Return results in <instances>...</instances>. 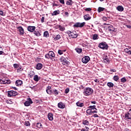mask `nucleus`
Segmentation results:
<instances>
[{
    "instance_id": "nucleus-1",
    "label": "nucleus",
    "mask_w": 131,
    "mask_h": 131,
    "mask_svg": "<svg viewBox=\"0 0 131 131\" xmlns=\"http://www.w3.org/2000/svg\"><path fill=\"white\" fill-rule=\"evenodd\" d=\"M45 58L47 59H51L53 61L55 60V53L53 51H49V53L45 55Z\"/></svg>"
},
{
    "instance_id": "nucleus-2",
    "label": "nucleus",
    "mask_w": 131,
    "mask_h": 131,
    "mask_svg": "<svg viewBox=\"0 0 131 131\" xmlns=\"http://www.w3.org/2000/svg\"><path fill=\"white\" fill-rule=\"evenodd\" d=\"M93 92L94 90L93 89L90 87H87L84 89L83 94L84 96H90V95H92V94H93Z\"/></svg>"
},
{
    "instance_id": "nucleus-3",
    "label": "nucleus",
    "mask_w": 131,
    "mask_h": 131,
    "mask_svg": "<svg viewBox=\"0 0 131 131\" xmlns=\"http://www.w3.org/2000/svg\"><path fill=\"white\" fill-rule=\"evenodd\" d=\"M98 47L102 50H108V45L106 42H102L98 45Z\"/></svg>"
},
{
    "instance_id": "nucleus-4",
    "label": "nucleus",
    "mask_w": 131,
    "mask_h": 131,
    "mask_svg": "<svg viewBox=\"0 0 131 131\" xmlns=\"http://www.w3.org/2000/svg\"><path fill=\"white\" fill-rule=\"evenodd\" d=\"M60 61L62 62L63 65H69L70 64V62L68 61V58H66L63 56L60 58Z\"/></svg>"
},
{
    "instance_id": "nucleus-5",
    "label": "nucleus",
    "mask_w": 131,
    "mask_h": 131,
    "mask_svg": "<svg viewBox=\"0 0 131 131\" xmlns=\"http://www.w3.org/2000/svg\"><path fill=\"white\" fill-rule=\"evenodd\" d=\"M18 95V92L11 90L8 91V96L9 97H15Z\"/></svg>"
},
{
    "instance_id": "nucleus-6",
    "label": "nucleus",
    "mask_w": 131,
    "mask_h": 131,
    "mask_svg": "<svg viewBox=\"0 0 131 131\" xmlns=\"http://www.w3.org/2000/svg\"><path fill=\"white\" fill-rule=\"evenodd\" d=\"M124 118L125 120H131V108L124 114Z\"/></svg>"
},
{
    "instance_id": "nucleus-7",
    "label": "nucleus",
    "mask_w": 131,
    "mask_h": 131,
    "mask_svg": "<svg viewBox=\"0 0 131 131\" xmlns=\"http://www.w3.org/2000/svg\"><path fill=\"white\" fill-rule=\"evenodd\" d=\"M85 25V22L83 23H75L73 27H80V28H81L83 27V26Z\"/></svg>"
},
{
    "instance_id": "nucleus-8",
    "label": "nucleus",
    "mask_w": 131,
    "mask_h": 131,
    "mask_svg": "<svg viewBox=\"0 0 131 131\" xmlns=\"http://www.w3.org/2000/svg\"><path fill=\"white\" fill-rule=\"evenodd\" d=\"M32 103H33V101H32L31 98H29L28 100L24 103V105L26 107H28L29 106H30Z\"/></svg>"
},
{
    "instance_id": "nucleus-9",
    "label": "nucleus",
    "mask_w": 131,
    "mask_h": 131,
    "mask_svg": "<svg viewBox=\"0 0 131 131\" xmlns=\"http://www.w3.org/2000/svg\"><path fill=\"white\" fill-rule=\"evenodd\" d=\"M69 36L72 38H76L78 36V34L76 33V32H71L69 33Z\"/></svg>"
},
{
    "instance_id": "nucleus-10",
    "label": "nucleus",
    "mask_w": 131,
    "mask_h": 131,
    "mask_svg": "<svg viewBox=\"0 0 131 131\" xmlns=\"http://www.w3.org/2000/svg\"><path fill=\"white\" fill-rule=\"evenodd\" d=\"M90 60H91V58L89 56H86L82 58V62L84 64H86Z\"/></svg>"
},
{
    "instance_id": "nucleus-11",
    "label": "nucleus",
    "mask_w": 131,
    "mask_h": 131,
    "mask_svg": "<svg viewBox=\"0 0 131 131\" xmlns=\"http://www.w3.org/2000/svg\"><path fill=\"white\" fill-rule=\"evenodd\" d=\"M35 26H29L27 27V29L30 32H33L35 31Z\"/></svg>"
},
{
    "instance_id": "nucleus-12",
    "label": "nucleus",
    "mask_w": 131,
    "mask_h": 131,
    "mask_svg": "<svg viewBox=\"0 0 131 131\" xmlns=\"http://www.w3.org/2000/svg\"><path fill=\"white\" fill-rule=\"evenodd\" d=\"M53 116L54 115H53V113H49L48 115V118L49 120H50V121H53V120H54Z\"/></svg>"
},
{
    "instance_id": "nucleus-13",
    "label": "nucleus",
    "mask_w": 131,
    "mask_h": 131,
    "mask_svg": "<svg viewBox=\"0 0 131 131\" xmlns=\"http://www.w3.org/2000/svg\"><path fill=\"white\" fill-rule=\"evenodd\" d=\"M17 29L18 30V31L21 35H23V34H24V29L22 27L19 26L17 27Z\"/></svg>"
},
{
    "instance_id": "nucleus-14",
    "label": "nucleus",
    "mask_w": 131,
    "mask_h": 131,
    "mask_svg": "<svg viewBox=\"0 0 131 131\" xmlns=\"http://www.w3.org/2000/svg\"><path fill=\"white\" fill-rule=\"evenodd\" d=\"M87 114H89V115H91V114H93V113H98V111H91V108H89L86 111Z\"/></svg>"
},
{
    "instance_id": "nucleus-15",
    "label": "nucleus",
    "mask_w": 131,
    "mask_h": 131,
    "mask_svg": "<svg viewBox=\"0 0 131 131\" xmlns=\"http://www.w3.org/2000/svg\"><path fill=\"white\" fill-rule=\"evenodd\" d=\"M116 9L119 12H123V11L124 10V8H123V6L119 5L116 8Z\"/></svg>"
},
{
    "instance_id": "nucleus-16",
    "label": "nucleus",
    "mask_w": 131,
    "mask_h": 131,
    "mask_svg": "<svg viewBox=\"0 0 131 131\" xmlns=\"http://www.w3.org/2000/svg\"><path fill=\"white\" fill-rule=\"evenodd\" d=\"M51 86H48L47 87V89L46 90V92L47 93V94H48L49 95H52V94H53V91H52V90H51Z\"/></svg>"
},
{
    "instance_id": "nucleus-17",
    "label": "nucleus",
    "mask_w": 131,
    "mask_h": 131,
    "mask_svg": "<svg viewBox=\"0 0 131 131\" xmlns=\"http://www.w3.org/2000/svg\"><path fill=\"white\" fill-rule=\"evenodd\" d=\"M108 31H112L115 32V28L113 26H109L107 27Z\"/></svg>"
},
{
    "instance_id": "nucleus-18",
    "label": "nucleus",
    "mask_w": 131,
    "mask_h": 131,
    "mask_svg": "<svg viewBox=\"0 0 131 131\" xmlns=\"http://www.w3.org/2000/svg\"><path fill=\"white\" fill-rule=\"evenodd\" d=\"M91 18L92 17L89 14H87L84 16V19L85 20V21H89V20H91Z\"/></svg>"
},
{
    "instance_id": "nucleus-19",
    "label": "nucleus",
    "mask_w": 131,
    "mask_h": 131,
    "mask_svg": "<svg viewBox=\"0 0 131 131\" xmlns=\"http://www.w3.org/2000/svg\"><path fill=\"white\" fill-rule=\"evenodd\" d=\"M76 105L77 106V107H83L84 106V103L81 102L80 101H78L76 102Z\"/></svg>"
},
{
    "instance_id": "nucleus-20",
    "label": "nucleus",
    "mask_w": 131,
    "mask_h": 131,
    "mask_svg": "<svg viewBox=\"0 0 131 131\" xmlns=\"http://www.w3.org/2000/svg\"><path fill=\"white\" fill-rule=\"evenodd\" d=\"M58 107L61 109H64V108H65V104H64V103L62 102H59L58 104Z\"/></svg>"
},
{
    "instance_id": "nucleus-21",
    "label": "nucleus",
    "mask_w": 131,
    "mask_h": 131,
    "mask_svg": "<svg viewBox=\"0 0 131 131\" xmlns=\"http://www.w3.org/2000/svg\"><path fill=\"white\" fill-rule=\"evenodd\" d=\"M41 68H42V64L38 63L36 64V69H37V70H40Z\"/></svg>"
},
{
    "instance_id": "nucleus-22",
    "label": "nucleus",
    "mask_w": 131,
    "mask_h": 131,
    "mask_svg": "<svg viewBox=\"0 0 131 131\" xmlns=\"http://www.w3.org/2000/svg\"><path fill=\"white\" fill-rule=\"evenodd\" d=\"M15 84L17 86H19V85H21V84H23V82L22 80H18L16 81Z\"/></svg>"
},
{
    "instance_id": "nucleus-23",
    "label": "nucleus",
    "mask_w": 131,
    "mask_h": 131,
    "mask_svg": "<svg viewBox=\"0 0 131 131\" xmlns=\"http://www.w3.org/2000/svg\"><path fill=\"white\" fill-rule=\"evenodd\" d=\"M33 79H34V81H39V80L40 79V77H38V75H35L34 76Z\"/></svg>"
},
{
    "instance_id": "nucleus-24",
    "label": "nucleus",
    "mask_w": 131,
    "mask_h": 131,
    "mask_svg": "<svg viewBox=\"0 0 131 131\" xmlns=\"http://www.w3.org/2000/svg\"><path fill=\"white\" fill-rule=\"evenodd\" d=\"M57 27L60 31H64V30H65V27L63 26L58 25Z\"/></svg>"
},
{
    "instance_id": "nucleus-25",
    "label": "nucleus",
    "mask_w": 131,
    "mask_h": 131,
    "mask_svg": "<svg viewBox=\"0 0 131 131\" xmlns=\"http://www.w3.org/2000/svg\"><path fill=\"white\" fill-rule=\"evenodd\" d=\"M52 94L53 95H54V96H58V95H59V91H58L57 89H54L52 91Z\"/></svg>"
},
{
    "instance_id": "nucleus-26",
    "label": "nucleus",
    "mask_w": 131,
    "mask_h": 131,
    "mask_svg": "<svg viewBox=\"0 0 131 131\" xmlns=\"http://www.w3.org/2000/svg\"><path fill=\"white\" fill-rule=\"evenodd\" d=\"M59 14H60V11L55 10L52 13V15L56 16V15H59Z\"/></svg>"
},
{
    "instance_id": "nucleus-27",
    "label": "nucleus",
    "mask_w": 131,
    "mask_h": 131,
    "mask_svg": "<svg viewBox=\"0 0 131 131\" xmlns=\"http://www.w3.org/2000/svg\"><path fill=\"white\" fill-rule=\"evenodd\" d=\"M88 109H90L91 111H93V110H97V108H96V105H91L89 106Z\"/></svg>"
},
{
    "instance_id": "nucleus-28",
    "label": "nucleus",
    "mask_w": 131,
    "mask_h": 131,
    "mask_svg": "<svg viewBox=\"0 0 131 131\" xmlns=\"http://www.w3.org/2000/svg\"><path fill=\"white\" fill-rule=\"evenodd\" d=\"M73 4V2L72 0H68L66 2V4L68 5V6H72Z\"/></svg>"
},
{
    "instance_id": "nucleus-29",
    "label": "nucleus",
    "mask_w": 131,
    "mask_h": 131,
    "mask_svg": "<svg viewBox=\"0 0 131 131\" xmlns=\"http://www.w3.org/2000/svg\"><path fill=\"white\" fill-rule=\"evenodd\" d=\"M93 39L96 40V39H99V35L97 34H95L93 35Z\"/></svg>"
},
{
    "instance_id": "nucleus-30",
    "label": "nucleus",
    "mask_w": 131,
    "mask_h": 131,
    "mask_svg": "<svg viewBox=\"0 0 131 131\" xmlns=\"http://www.w3.org/2000/svg\"><path fill=\"white\" fill-rule=\"evenodd\" d=\"M0 83L1 84H7V81H6V79H0Z\"/></svg>"
},
{
    "instance_id": "nucleus-31",
    "label": "nucleus",
    "mask_w": 131,
    "mask_h": 131,
    "mask_svg": "<svg viewBox=\"0 0 131 131\" xmlns=\"http://www.w3.org/2000/svg\"><path fill=\"white\" fill-rule=\"evenodd\" d=\"M34 34H35L36 36H40L41 35V34H40V32H39L38 31H35L34 32Z\"/></svg>"
},
{
    "instance_id": "nucleus-32",
    "label": "nucleus",
    "mask_w": 131,
    "mask_h": 131,
    "mask_svg": "<svg viewBox=\"0 0 131 131\" xmlns=\"http://www.w3.org/2000/svg\"><path fill=\"white\" fill-rule=\"evenodd\" d=\"M107 85L109 88H113V86H114V84H113V83H112L111 82H108L107 83Z\"/></svg>"
},
{
    "instance_id": "nucleus-33",
    "label": "nucleus",
    "mask_w": 131,
    "mask_h": 131,
    "mask_svg": "<svg viewBox=\"0 0 131 131\" xmlns=\"http://www.w3.org/2000/svg\"><path fill=\"white\" fill-rule=\"evenodd\" d=\"M104 10H105L104 8L98 7V13H101V12H104Z\"/></svg>"
},
{
    "instance_id": "nucleus-34",
    "label": "nucleus",
    "mask_w": 131,
    "mask_h": 131,
    "mask_svg": "<svg viewBox=\"0 0 131 131\" xmlns=\"http://www.w3.org/2000/svg\"><path fill=\"white\" fill-rule=\"evenodd\" d=\"M75 51L78 53V54H80L82 52V49L81 48H76Z\"/></svg>"
},
{
    "instance_id": "nucleus-35",
    "label": "nucleus",
    "mask_w": 131,
    "mask_h": 131,
    "mask_svg": "<svg viewBox=\"0 0 131 131\" xmlns=\"http://www.w3.org/2000/svg\"><path fill=\"white\" fill-rule=\"evenodd\" d=\"M43 36L46 38L49 37V36H50V35L49 34V32L48 31L44 32Z\"/></svg>"
},
{
    "instance_id": "nucleus-36",
    "label": "nucleus",
    "mask_w": 131,
    "mask_h": 131,
    "mask_svg": "<svg viewBox=\"0 0 131 131\" xmlns=\"http://www.w3.org/2000/svg\"><path fill=\"white\" fill-rule=\"evenodd\" d=\"M82 123L84 125H89V124H90V123L89 122V121H88L86 120H83Z\"/></svg>"
},
{
    "instance_id": "nucleus-37",
    "label": "nucleus",
    "mask_w": 131,
    "mask_h": 131,
    "mask_svg": "<svg viewBox=\"0 0 131 131\" xmlns=\"http://www.w3.org/2000/svg\"><path fill=\"white\" fill-rule=\"evenodd\" d=\"M113 79L115 80V81H118L119 79V77L117 75H115L113 77Z\"/></svg>"
},
{
    "instance_id": "nucleus-38",
    "label": "nucleus",
    "mask_w": 131,
    "mask_h": 131,
    "mask_svg": "<svg viewBox=\"0 0 131 131\" xmlns=\"http://www.w3.org/2000/svg\"><path fill=\"white\" fill-rule=\"evenodd\" d=\"M61 38V36L59 34L56 35V36L54 38L55 40H59Z\"/></svg>"
},
{
    "instance_id": "nucleus-39",
    "label": "nucleus",
    "mask_w": 131,
    "mask_h": 131,
    "mask_svg": "<svg viewBox=\"0 0 131 131\" xmlns=\"http://www.w3.org/2000/svg\"><path fill=\"white\" fill-rule=\"evenodd\" d=\"M36 126L38 128H41V127H42V125L41 124V123H37Z\"/></svg>"
},
{
    "instance_id": "nucleus-40",
    "label": "nucleus",
    "mask_w": 131,
    "mask_h": 131,
    "mask_svg": "<svg viewBox=\"0 0 131 131\" xmlns=\"http://www.w3.org/2000/svg\"><path fill=\"white\" fill-rule=\"evenodd\" d=\"M29 75L30 78H32V77H33V75H34V72L31 71L29 73Z\"/></svg>"
},
{
    "instance_id": "nucleus-41",
    "label": "nucleus",
    "mask_w": 131,
    "mask_h": 131,
    "mask_svg": "<svg viewBox=\"0 0 131 131\" xmlns=\"http://www.w3.org/2000/svg\"><path fill=\"white\" fill-rule=\"evenodd\" d=\"M24 124L26 126H30V122L29 121H25Z\"/></svg>"
},
{
    "instance_id": "nucleus-42",
    "label": "nucleus",
    "mask_w": 131,
    "mask_h": 131,
    "mask_svg": "<svg viewBox=\"0 0 131 131\" xmlns=\"http://www.w3.org/2000/svg\"><path fill=\"white\" fill-rule=\"evenodd\" d=\"M23 69L21 67H19L18 68H17V72H20L21 71H23Z\"/></svg>"
},
{
    "instance_id": "nucleus-43",
    "label": "nucleus",
    "mask_w": 131,
    "mask_h": 131,
    "mask_svg": "<svg viewBox=\"0 0 131 131\" xmlns=\"http://www.w3.org/2000/svg\"><path fill=\"white\" fill-rule=\"evenodd\" d=\"M126 79H125V77H123V78L121 79V82L124 83V82H126Z\"/></svg>"
},
{
    "instance_id": "nucleus-44",
    "label": "nucleus",
    "mask_w": 131,
    "mask_h": 131,
    "mask_svg": "<svg viewBox=\"0 0 131 131\" xmlns=\"http://www.w3.org/2000/svg\"><path fill=\"white\" fill-rule=\"evenodd\" d=\"M69 88H67L65 90H64V94H68V93H69Z\"/></svg>"
},
{
    "instance_id": "nucleus-45",
    "label": "nucleus",
    "mask_w": 131,
    "mask_h": 131,
    "mask_svg": "<svg viewBox=\"0 0 131 131\" xmlns=\"http://www.w3.org/2000/svg\"><path fill=\"white\" fill-rule=\"evenodd\" d=\"M13 67L14 68H15V69L19 68V65H18L17 63H15L13 64Z\"/></svg>"
},
{
    "instance_id": "nucleus-46",
    "label": "nucleus",
    "mask_w": 131,
    "mask_h": 131,
    "mask_svg": "<svg viewBox=\"0 0 131 131\" xmlns=\"http://www.w3.org/2000/svg\"><path fill=\"white\" fill-rule=\"evenodd\" d=\"M0 15L1 16H5L6 14L4 13V11L0 10Z\"/></svg>"
},
{
    "instance_id": "nucleus-47",
    "label": "nucleus",
    "mask_w": 131,
    "mask_h": 131,
    "mask_svg": "<svg viewBox=\"0 0 131 131\" xmlns=\"http://www.w3.org/2000/svg\"><path fill=\"white\" fill-rule=\"evenodd\" d=\"M85 11H88V12H91L92 11V8H87L85 9Z\"/></svg>"
},
{
    "instance_id": "nucleus-48",
    "label": "nucleus",
    "mask_w": 131,
    "mask_h": 131,
    "mask_svg": "<svg viewBox=\"0 0 131 131\" xmlns=\"http://www.w3.org/2000/svg\"><path fill=\"white\" fill-rule=\"evenodd\" d=\"M59 3L62 4V5H64L65 4V1L64 0H59Z\"/></svg>"
},
{
    "instance_id": "nucleus-49",
    "label": "nucleus",
    "mask_w": 131,
    "mask_h": 131,
    "mask_svg": "<svg viewBox=\"0 0 131 131\" xmlns=\"http://www.w3.org/2000/svg\"><path fill=\"white\" fill-rule=\"evenodd\" d=\"M58 53L59 55H62L63 54V51L61 50H59Z\"/></svg>"
},
{
    "instance_id": "nucleus-50",
    "label": "nucleus",
    "mask_w": 131,
    "mask_h": 131,
    "mask_svg": "<svg viewBox=\"0 0 131 131\" xmlns=\"http://www.w3.org/2000/svg\"><path fill=\"white\" fill-rule=\"evenodd\" d=\"M41 23H43V22H45V17L43 16H42L41 19Z\"/></svg>"
},
{
    "instance_id": "nucleus-51",
    "label": "nucleus",
    "mask_w": 131,
    "mask_h": 131,
    "mask_svg": "<svg viewBox=\"0 0 131 131\" xmlns=\"http://www.w3.org/2000/svg\"><path fill=\"white\" fill-rule=\"evenodd\" d=\"M110 72H116V70L111 69H110Z\"/></svg>"
},
{
    "instance_id": "nucleus-52",
    "label": "nucleus",
    "mask_w": 131,
    "mask_h": 131,
    "mask_svg": "<svg viewBox=\"0 0 131 131\" xmlns=\"http://www.w3.org/2000/svg\"><path fill=\"white\" fill-rule=\"evenodd\" d=\"M102 20H103V21H107V17L105 16L102 17Z\"/></svg>"
},
{
    "instance_id": "nucleus-53",
    "label": "nucleus",
    "mask_w": 131,
    "mask_h": 131,
    "mask_svg": "<svg viewBox=\"0 0 131 131\" xmlns=\"http://www.w3.org/2000/svg\"><path fill=\"white\" fill-rule=\"evenodd\" d=\"M6 81H7L6 83L7 84H9V83H11V80H6Z\"/></svg>"
},
{
    "instance_id": "nucleus-54",
    "label": "nucleus",
    "mask_w": 131,
    "mask_h": 131,
    "mask_svg": "<svg viewBox=\"0 0 131 131\" xmlns=\"http://www.w3.org/2000/svg\"><path fill=\"white\" fill-rule=\"evenodd\" d=\"M7 103H8V104H12L13 102H12V100H8Z\"/></svg>"
},
{
    "instance_id": "nucleus-55",
    "label": "nucleus",
    "mask_w": 131,
    "mask_h": 131,
    "mask_svg": "<svg viewBox=\"0 0 131 131\" xmlns=\"http://www.w3.org/2000/svg\"><path fill=\"white\" fill-rule=\"evenodd\" d=\"M124 51H125V52H126V53H129V50H128V49H127V48H126V49H124Z\"/></svg>"
},
{
    "instance_id": "nucleus-56",
    "label": "nucleus",
    "mask_w": 131,
    "mask_h": 131,
    "mask_svg": "<svg viewBox=\"0 0 131 131\" xmlns=\"http://www.w3.org/2000/svg\"><path fill=\"white\" fill-rule=\"evenodd\" d=\"M64 14L66 16H67V17H68V16H69V13H68V12H66L64 13Z\"/></svg>"
},
{
    "instance_id": "nucleus-57",
    "label": "nucleus",
    "mask_w": 131,
    "mask_h": 131,
    "mask_svg": "<svg viewBox=\"0 0 131 131\" xmlns=\"http://www.w3.org/2000/svg\"><path fill=\"white\" fill-rule=\"evenodd\" d=\"M126 26L127 28H131L130 25H127Z\"/></svg>"
},
{
    "instance_id": "nucleus-58",
    "label": "nucleus",
    "mask_w": 131,
    "mask_h": 131,
    "mask_svg": "<svg viewBox=\"0 0 131 131\" xmlns=\"http://www.w3.org/2000/svg\"><path fill=\"white\" fill-rule=\"evenodd\" d=\"M12 89H13V90H14L15 91H17V88H16V87H14V86H12L11 87Z\"/></svg>"
},
{
    "instance_id": "nucleus-59",
    "label": "nucleus",
    "mask_w": 131,
    "mask_h": 131,
    "mask_svg": "<svg viewBox=\"0 0 131 131\" xmlns=\"http://www.w3.org/2000/svg\"><path fill=\"white\" fill-rule=\"evenodd\" d=\"M97 103V102L94 101H91V104H96Z\"/></svg>"
},
{
    "instance_id": "nucleus-60",
    "label": "nucleus",
    "mask_w": 131,
    "mask_h": 131,
    "mask_svg": "<svg viewBox=\"0 0 131 131\" xmlns=\"http://www.w3.org/2000/svg\"><path fill=\"white\" fill-rule=\"evenodd\" d=\"M84 87H83V85H81L80 86V89H82V90H83Z\"/></svg>"
},
{
    "instance_id": "nucleus-61",
    "label": "nucleus",
    "mask_w": 131,
    "mask_h": 131,
    "mask_svg": "<svg viewBox=\"0 0 131 131\" xmlns=\"http://www.w3.org/2000/svg\"><path fill=\"white\" fill-rule=\"evenodd\" d=\"M95 82H99V80H98V79H96L95 80H94Z\"/></svg>"
},
{
    "instance_id": "nucleus-62",
    "label": "nucleus",
    "mask_w": 131,
    "mask_h": 131,
    "mask_svg": "<svg viewBox=\"0 0 131 131\" xmlns=\"http://www.w3.org/2000/svg\"><path fill=\"white\" fill-rule=\"evenodd\" d=\"M94 117H99V116L97 114H95Z\"/></svg>"
},
{
    "instance_id": "nucleus-63",
    "label": "nucleus",
    "mask_w": 131,
    "mask_h": 131,
    "mask_svg": "<svg viewBox=\"0 0 131 131\" xmlns=\"http://www.w3.org/2000/svg\"><path fill=\"white\" fill-rule=\"evenodd\" d=\"M81 131H88L87 130H86L85 128H82Z\"/></svg>"
},
{
    "instance_id": "nucleus-64",
    "label": "nucleus",
    "mask_w": 131,
    "mask_h": 131,
    "mask_svg": "<svg viewBox=\"0 0 131 131\" xmlns=\"http://www.w3.org/2000/svg\"><path fill=\"white\" fill-rule=\"evenodd\" d=\"M85 127V130H87V131H89V128L88 127Z\"/></svg>"
}]
</instances>
